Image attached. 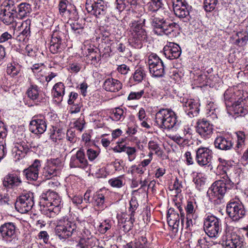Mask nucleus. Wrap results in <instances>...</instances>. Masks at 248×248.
<instances>
[{"mask_svg": "<svg viewBox=\"0 0 248 248\" xmlns=\"http://www.w3.org/2000/svg\"><path fill=\"white\" fill-rule=\"evenodd\" d=\"M42 200L44 201V206L48 208L50 212L58 214L61 208V198L56 192L52 191H47L42 195Z\"/></svg>", "mask_w": 248, "mask_h": 248, "instance_id": "obj_7", "label": "nucleus"}, {"mask_svg": "<svg viewBox=\"0 0 248 248\" xmlns=\"http://www.w3.org/2000/svg\"><path fill=\"white\" fill-rule=\"evenodd\" d=\"M148 148L151 151H154L158 156L161 157L162 156L163 151L156 141L150 140L148 142Z\"/></svg>", "mask_w": 248, "mask_h": 248, "instance_id": "obj_43", "label": "nucleus"}, {"mask_svg": "<svg viewBox=\"0 0 248 248\" xmlns=\"http://www.w3.org/2000/svg\"><path fill=\"white\" fill-rule=\"evenodd\" d=\"M108 183L112 187L117 188L121 187L124 185L123 181L120 177L112 178L108 181Z\"/></svg>", "mask_w": 248, "mask_h": 248, "instance_id": "obj_51", "label": "nucleus"}, {"mask_svg": "<svg viewBox=\"0 0 248 248\" xmlns=\"http://www.w3.org/2000/svg\"><path fill=\"white\" fill-rule=\"evenodd\" d=\"M233 142L231 138L223 136L217 137L214 141L215 148L223 151L231 150L233 148Z\"/></svg>", "mask_w": 248, "mask_h": 248, "instance_id": "obj_19", "label": "nucleus"}, {"mask_svg": "<svg viewBox=\"0 0 248 248\" xmlns=\"http://www.w3.org/2000/svg\"><path fill=\"white\" fill-rule=\"evenodd\" d=\"M199 106L200 105L198 102L191 99H187L184 104L185 111L190 118L196 116L199 114Z\"/></svg>", "mask_w": 248, "mask_h": 248, "instance_id": "obj_25", "label": "nucleus"}, {"mask_svg": "<svg viewBox=\"0 0 248 248\" xmlns=\"http://www.w3.org/2000/svg\"><path fill=\"white\" fill-rule=\"evenodd\" d=\"M161 0H151L146 5L148 11L156 12L158 11L162 6Z\"/></svg>", "mask_w": 248, "mask_h": 248, "instance_id": "obj_42", "label": "nucleus"}, {"mask_svg": "<svg viewBox=\"0 0 248 248\" xmlns=\"http://www.w3.org/2000/svg\"><path fill=\"white\" fill-rule=\"evenodd\" d=\"M31 5L26 2H22L18 4L16 7V12H15L16 17L22 19L28 16L31 12Z\"/></svg>", "mask_w": 248, "mask_h": 248, "instance_id": "obj_30", "label": "nucleus"}, {"mask_svg": "<svg viewBox=\"0 0 248 248\" xmlns=\"http://www.w3.org/2000/svg\"><path fill=\"white\" fill-rule=\"evenodd\" d=\"M213 126L208 121L202 119L197 123L196 131L204 139L209 138L213 134Z\"/></svg>", "mask_w": 248, "mask_h": 248, "instance_id": "obj_18", "label": "nucleus"}, {"mask_svg": "<svg viewBox=\"0 0 248 248\" xmlns=\"http://www.w3.org/2000/svg\"><path fill=\"white\" fill-rule=\"evenodd\" d=\"M217 3V0H204V7L207 12L214 10Z\"/></svg>", "mask_w": 248, "mask_h": 248, "instance_id": "obj_48", "label": "nucleus"}, {"mask_svg": "<svg viewBox=\"0 0 248 248\" xmlns=\"http://www.w3.org/2000/svg\"><path fill=\"white\" fill-rule=\"evenodd\" d=\"M112 115V117L115 121H119L121 119H124L125 117L124 110L120 108H115L113 110V113Z\"/></svg>", "mask_w": 248, "mask_h": 248, "instance_id": "obj_47", "label": "nucleus"}, {"mask_svg": "<svg viewBox=\"0 0 248 248\" xmlns=\"http://www.w3.org/2000/svg\"><path fill=\"white\" fill-rule=\"evenodd\" d=\"M148 63L150 74L154 77H162L164 75V66L162 61L156 54L148 56Z\"/></svg>", "mask_w": 248, "mask_h": 248, "instance_id": "obj_11", "label": "nucleus"}, {"mask_svg": "<svg viewBox=\"0 0 248 248\" xmlns=\"http://www.w3.org/2000/svg\"><path fill=\"white\" fill-rule=\"evenodd\" d=\"M66 139L71 143H75L77 141V138L76 136L75 131L73 129H69L67 131Z\"/></svg>", "mask_w": 248, "mask_h": 248, "instance_id": "obj_57", "label": "nucleus"}, {"mask_svg": "<svg viewBox=\"0 0 248 248\" xmlns=\"http://www.w3.org/2000/svg\"><path fill=\"white\" fill-rule=\"evenodd\" d=\"M175 205L177 207L179 212H180V214L181 215V222L182 226L184 227V221H185V213L183 209V207H181V205L180 203H175Z\"/></svg>", "mask_w": 248, "mask_h": 248, "instance_id": "obj_61", "label": "nucleus"}, {"mask_svg": "<svg viewBox=\"0 0 248 248\" xmlns=\"http://www.w3.org/2000/svg\"><path fill=\"white\" fill-rule=\"evenodd\" d=\"M78 94L75 92H71L69 95V99L68 100V104L72 105L76 104V100L78 98Z\"/></svg>", "mask_w": 248, "mask_h": 248, "instance_id": "obj_63", "label": "nucleus"}, {"mask_svg": "<svg viewBox=\"0 0 248 248\" xmlns=\"http://www.w3.org/2000/svg\"><path fill=\"white\" fill-rule=\"evenodd\" d=\"M166 21L163 18L157 17H154L152 18L151 24L154 27L156 33L159 34Z\"/></svg>", "mask_w": 248, "mask_h": 248, "instance_id": "obj_39", "label": "nucleus"}, {"mask_svg": "<svg viewBox=\"0 0 248 248\" xmlns=\"http://www.w3.org/2000/svg\"><path fill=\"white\" fill-rule=\"evenodd\" d=\"M46 129V124L43 118L34 117L30 124V131L35 134H42Z\"/></svg>", "mask_w": 248, "mask_h": 248, "instance_id": "obj_21", "label": "nucleus"}, {"mask_svg": "<svg viewBox=\"0 0 248 248\" xmlns=\"http://www.w3.org/2000/svg\"><path fill=\"white\" fill-rule=\"evenodd\" d=\"M61 163L59 158L51 159L47 165L44 167L42 175L44 179H49L57 175L58 166Z\"/></svg>", "mask_w": 248, "mask_h": 248, "instance_id": "obj_17", "label": "nucleus"}, {"mask_svg": "<svg viewBox=\"0 0 248 248\" xmlns=\"http://www.w3.org/2000/svg\"><path fill=\"white\" fill-rule=\"evenodd\" d=\"M155 124L160 129H171L178 124L176 114L170 109H160L155 115Z\"/></svg>", "mask_w": 248, "mask_h": 248, "instance_id": "obj_2", "label": "nucleus"}, {"mask_svg": "<svg viewBox=\"0 0 248 248\" xmlns=\"http://www.w3.org/2000/svg\"><path fill=\"white\" fill-rule=\"evenodd\" d=\"M236 39L234 44L239 46H243L246 45L248 41V33L244 30L238 31L236 33Z\"/></svg>", "mask_w": 248, "mask_h": 248, "instance_id": "obj_34", "label": "nucleus"}, {"mask_svg": "<svg viewBox=\"0 0 248 248\" xmlns=\"http://www.w3.org/2000/svg\"><path fill=\"white\" fill-rule=\"evenodd\" d=\"M218 161L221 164L218 166V168L221 169L224 173L222 174L221 179L215 182L207 192L210 201L217 204L221 202V200L225 194L234 186V183L228 176L230 168L225 166L227 164L226 160L219 158Z\"/></svg>", "mask_w": 248, "mask_h": 248, "instance_id": "obj_1", "label": "nucleus"}, {"mask_svg": "<svg viewBox=\"0 0 248 248\" xmlns=\"http://www.w3.org/2000/svg\"><path fill=\"white\" fill-rule=\"evenodd\" d=\"M198 243L201 248H210L212 246V242L208 241L205 237L199 239Z\"/></svg>", "mask_w": 248, "mask_h": 248, "instance_id": "obj_52", "label": "nucleus"}, {"mask_svg": "<svg viewBox=\"0 0 248 248\" xmlns=\"http://www.w3.org/2000/svg\"><path fill=\"white\" fill-rule=\"evenodd\" d=\"M125 152L128 155L129 161H133L136 157L137 150L135 147L126 146Z\"/></svg>", "mask_w": 248, "mask_h": 248, "instance_id": "obj_50", "label": "nucleus"}, {"mask_svg": "<svg viewBox=\"0 0 248 248\" xmlns=\"http://www.w3.org/2000/svg\"><path fill=\"white\" fill-rule=\"evenodd\" d=\"M226 212L229 217L234 221H239L246 215V210L240 201L232 200L227 204Z\"/></svg>", "mask_w": 248, "mask_h": 248, "instance_id": "obj_8", "label": "nucleus"}, {"mask_svg": "<svg viewBox=\"0 0 248 248\" xmlns=\"http://www.w3.org/2000/svg\"><path fill=\"white\" fill-rule=\"evenodd\" d=\"M110 228V225L105 220L99 226V230L102 233H105Z\"/></svg>", "mask_w": 248, "mask_h": 248, "instance_id": "obj_64", "label": "nucleus"}, {"mask_svg": "<svg viewBox=\"0 0 248 248\" xmlns=\"http://www.w3.org/2000/svg\"><path fill=\"white\" fill-rule=\"evenodd\" d=\"M68 2L67 0H61L59 2L58 8L59 12L61 15L63 16L67 11V7Z\"/></svg>", "mask_w": 248, "mask_h": 248, "instance_id": "obj_55", "label": "nucleus"}, {"mask_svg": "<svg viewBox=\"0 0 248 248\" xmlns=\"http://www.w3.org/2000/svg\"><path fill=\"white\" fill-rule=\"evenodd\" d=\"M212 158V151L208 148L201 147L196 150V160L200 166H209Z\"/></svg>", "mask_w": 248, "mask_h": 248, "instance_id": "obj_14", "label": "nucleus"}, {"mask_svg": "<svg viewBox=\"0 0 248 248\" xmlns=\"http://www.w3.org/2000/svg\"><path fill=\"white\" fill-rule=\"evenodd\" d=\"M93 202L94 206L98 208V210H103L107 206L105 204V197L100 193H96L93 197Z\"/></svg>", "mask_w": 248, "mask_h": 248, "instance_id": "obj_38", "label": "nucleus"}, {"mask_svg": "<svg viewBox=\"0 0 248 248\" xmlns=\"http://www.w3.org/2000/svg\"><path fill=\"white\" fill-rule=\"evenodd\" d=\"M29 150V147L26 142H17L12 149V155L15 160L16 161L24 157Z\"/></svg>", "mask_w": 248, "mask_h": 248, "instance_id": "obj_20", "label": "nucleus"}, {"mask_svg": "<svg viewBox=\"0 0 248 248\" xmlns=\"http://www.w3.org/2000/svg\"><path fill=\"white\" fill-rule=\"evenodd\" d=\"M175 15L180 18L189 20L188 5L186 0H171Z\"/></svg>", "mask_w": 248, "mask_h": 248, "instance_id": "obj_13", "label": "nucleus"}, {"mask_svg": "<svg viewBox=\"0 0 248 248\" xmlns=\"http://www.w3.org/2000/svg\"><path fill=\"white\" fill-rule=\"evenodd\" d=\"M130 208L129 211L131 212L130 214V218L128 222L129 223V227L128 230L130 229L133 227V222L135 221L134 214L135 211L136 210L138 206V203L137 200L135 197H132L129 202Z\"/></svg>", "mask_w": 248, "mask_h": 248, "instance_id": "obj_36", "label": "nucleus"}, {"mask_svg": "<svg viewBox=\"0 0 248 248\" xmlns=\"http://www.w3.org/2000/svg\"><path fill=\"white\" fill-rule=\"evenodd\" d=\"M177 25L175 22L170 23L166 21L163 26L162 29H161L159 35H162V34H165L167 35H169L174 31Z\"/></svg>", "mask_w": 248, "mask_h": 248, "instance_id": "obj_41", "label": "nucleus"}, {"mask_svg": "<svg viewBox=\"0 0 248 248\" xmlns=\"http://www.w3.org/2000/svg\"><path fill=\"white\" fill-rule=\"evenodd\" d=\"M197 208L196 202L192 201H188L186 205L185 206L186 211V216L189 217L191 216L192 218L196 217L195 212Z\"/></svg>", "mask_w": 248, "mask_h": 248, "instance_id": "obj_40", "label": "nucleus"}, {"mask_svg": "<svg viewBox=\"0 0 248 248\" xmlns=\"http://www.w3.org/2000/svg\"><path fill=\"white\" fill-rule=\"evenodd\" d=\"M57 76V74L56 73L51 72L47 76H44L42 75L39 81L40 82H42L43 83L45 81H46L47 83H48L50 80L52 79V78H53Z\"/></svg>", "mask_w": 248, "mask_h": 248, "instance_id": "obj_60", "label": "nucleus"}, {"mask_svg": "<svg viewBox=\"0 0 248 248\" xmlns=\"http://www.w3.org/2000/svg\"><path fill=\"white\" fill-rule=\"evenodd\" d=\"M76 223L64 218L58 221L55 232L60 239H65L71 236L76 232Z\"/></svg>", "mask_w": 248, "mask_h": 248, "instance_id": "obj_5", "label": "nucleus"}, {"mask_svg": "<svg viewBox=\"0 0 248 248\" xmlns=\"http://www.w3.org/2000/svg\"><path fill=\"white\" fill-rule=\"evenodd\" d=\"M228 108L229 110L234 114L244 116L248 112V99L240 97Z\"/></svg>", "mask_w": 248, "mask_h": 248, "instance_id": "obj_16", "label": "nucleus"}, {"mask_svg": "<svg viewBox=\"0 0 248 248\" xmlns=\"http://www.w3.org/2000/svg\"><path fill=\"white\" fill-rule=\"evenodd\" d=\"M237 136V143L234 149L238 154H241L242 150L245 147L246 136L244 132L238 131L236 133Z\"/></svg>", "mask_w": 248, "mask_h": 248, "instance_id": "obj_35", "label": "nucleus"}, {"mask_svg": "<svg viewBox=\"0 0 248 248\" xmlns=\"http://www.w3.org/2000/svg\"><path fill=\"white\" fill-rule=\"evenodd\" d=\"M131 31V43L135 48H140L142 42L146 40L147 34L144 29L142 28L141 23L134 21L130 24Z\"/></svg>", "mask_w": 248, "mask_h": 248, "instance_id": "obj_6", "label": "nucleus"}, {"mask_svg": "<svg viewBox=\"0 0 248 248\" xmlns=\"http://www.w3.org/2000/svg\"><path fill=\"white\" fill-rule=\"evenodd\" d=\"M16 0H5L1 6L0 9L10 10L15 12H16Z\"/></svg>", "mask_w": 248, "mask_h": 248, "instance_id": "obj_44", "label": "nucleus"}, {"mask_svg": "<svg viewBox=\"0 0 248 248\" xmlns=\"http://www.w3.org/2000/svg\"><path fill=\"white\" fill-rule=\"evenodd\" d=\"M145 76L146 74L144 70L141 67H139L136 70L133 78L135 81L140 82L145 78Z\"/></svg>", "mask_w": 248, "mask_h": 248, "instance_id": "obj_45", "label": "nucleus"}, {"mask_svg": "<svg viewBox=\"0 0 248 248\" xmlns=\"http://www.w3.org/2000/svg\"><path fill=\"white\" fill-rule=\"evenodd\" d=\"M16 14L15 12L0 9V20L6 25L16 24Z\"/></svg>", "mask_w": 248, "mask_h": 248, "instance_id": "obj_26", "label": "nucleus"}, {"mask_svg": "<svg viewBox=\"0 0 248 248\" xmlns=\"http://www.w3.org/2000/svg\"><path fill=\"white\" fill-rule=\"evenodd\" d=\"M33 194L31 192L22 193L17 199L15 207L17 211L22 214L30 211L34 205Z\"/></svg>", "mask_w": 248, "mask_h": 248, "instance_id": "obj_9", "label": "nucleus"}, {"mask_svg": "<svg viewBox=\"0 0 248 248\" xmlns=\"http://www.w3.org/2000/svg\"><path fill=\"white\" fill-rule=\"evenodd\" d=\"M85 6L88 13L97 18L106 14L107 6L103 0H86Z\"/></svg>", "mask_w": 248, "mask_h": 248, "instance_id": "obj_10", "label": "nucleus"}, {"mask_svg": "<svg viewBox=\"0 0 248 248\" xmlns=\"http://www.w3.org/2000/svg\"><path fill=\"white\" fill-rule=\"evenodd\" d=\"M27 94L28 97L36 104L41 102L42 99L40 96L39 88L36 85L31 84L27 90Z\"/></svg>", "mask_w": 248, "mask_h": 248, "instance_id": "obj_32", "label": "nucleus"}, {"mask_svg": "<svg viewBox=\"0 0 248 248\" xmlns=\"http://www.w3.org/2000/svg\"><path fill=\"white\" fill-rule=\"evenodd\" d=\"M52 93L55 98H58L59 101H62L65 93V86L63 83L60 82L56 83L53 88Z\"/></svg>", "mask_w": 248, "mask_h": 248, "instance_id": "obj_33", "label": "nucleus"}, {"mask_svg": "<svg viewBox=\"0 0 248 248\" xmlns=\"http://www.w3.org/2000/svg\"><path fill=\"white\" fill-rule=\"evenodd\" d=\"M16 230L14 223L5 222L0 226V236L7 242H15L17 240Z\"/></svg>", "mask_w": 248, "mask_h": 248, "instance_id": "obj_12", "label": "nucleus"}, {"mask_svg": "<svg viewBox=\"0 0 248 248\" xmlns=\"http://www.w3.org/2000/svg\"><path fill=\"white\" fill-rule=\"evenodd\" d=\"M240 94L239 91H237L236 93H230L229 91H226L224 93V98L227 107L228 108L231 106V104L234 103L235 101H237Z\"/></svg>", "mask_w": 248, "mask_h": 248, "instance_id": "obj_37", "label": "nucleus"}, {"mask_svg": "<svg viewBox=\"0 0 248 248\" xmlns=\"http://www.w3.org/2000/svg\"><path fill=\"white\" fill-rule=\"evenodd\" d=\"M122 84L120 81L113 78L106 79L103 84L104 89L110 92H116L122 89Z\"/></svg>", "mask_w": 248, "mask_h": 248, "instance_id": "obj_28", "label": "nucleus"}, {"mask_svg": "<svg viewBox=\"0 0 248 248\" xmlns=\"http://www.w3.org/2000/svg\"><path fill=\"white\" fill-rule=\"evenodd\" d=\"M50 139L54 142H57V140H60L62 138V130L60 129H54L50 135Z\"/></svg>", "mask_w": 248, "mask_h": 248, "instance_id": "obj_53", "label": "nucleus"}, {"mask_svg": "<svg viewBox=\"0 0 248 248\" xmlns=\"http://www.w3.org/2000/svg\"><path fill=\"white\" fill-rule=\"evenodd\" d=\"M63 35V33L61 31H55L53 32L49 46V49L52 53H57L61 51L62 38Z\"/></svg>", "mask_w": 248, "mask_h": 248, "instance_id": "obj_24", "label": "nucleus"}, {"mask_svg": "<svg viewBox=\"0 0 248 248\" xmlns=\"http://www.w3.org/2000/svg\"><path fill=\"white\" fill-rule=\"evenodd\" d=\"M98 155L97 152L92 149H89L87 151V155L89 160L90 161H93L96 158Z\"/></svg>", "mask_w": 248, "mask_h": 248, "instance_id": "obj_62", "label": "nucleus"}, {"mask_svg": "<svg viewBox=\"0 0 248 248\" xmlns=\"http://www.w3.org/2000/svg\"><path fill=\"white\" fill-rule=\"evenodd\" d=\"M21 183L20 178L15 173L7 174L4 177L3 180V186L8 188H12L17 186Z\"/></svg>", "mask_w": 248, "mask_h": 248, "instance_id": "obj_29", "label": "nucleus"}, {"mask_svg": "<svg viewBox=\"0 0 248 248\" xmlns=\"http://www.w3.org/2000/svg\"><path fill=\"white\" fill-rule=\"evenodd\" d=\"M203 229L209 237L217 238L221 232V221L215 216H206L203 220Z\"/></svg>", "mask_w": 248, "mask_h": 248, "instance_id": "obj_4", "label": "nucleus"}, {"mask_svg": "<svg viewBox=\"0 0 248 248\" xmlns=\"http://www.w3.org/2000/svg\"><path fill=\"white\" fill-rule=\"evenodd\" d=\"M233 227L226 224L224 233L226 239L223 243L224 248H245L247 243L243 236L237 235L233 232Z\"/></svg>", "mask_w": 248, "mask_h": 248, "instance_id": "obj_3", "label": "nucleus"}, {"mask_svg": "<svg viewBox=\"0 0 248 248\" xmlns=\"http://www.w3.org/2000/svg\"><path fill=\"white\" fill-rule=\"evenodd\" d=\"M181 216L177 211H175L173 208H170L168 212L167 221L170 226L173 228L177 227L180 223Z\"/></svg>", "mask_w": 248, "mask_h": 248, "instance_id": "obj_31", "label": "nucleus"}, {"mask_svg": "<svg viewBox=\"0 0 248 248\" xmlns=\"http://www.w3.org/2000/svg\"><path fill=\"white\" fill-rule=\"evenodd\" d=\"M31 24V20L29 19L23 21L21 24V28L22 30L21 33L25 36H28L30 32V26Z\"/></svg>", "mask_w": 248, "mask_h": 248, "instance_id": "obj_46", "label": "nucleus"}, {"mask_svg": "<svg viewBox=\"0 0 248 248\" xmlns=\"http://www.w3.org/2000/svg\"><path fill=\"white\" fill-rule=\"evenodd\" d=\"M19 72V69L16 67L11 64L8 66L7 68V73L11 75L12 77L16 76Z\"/></svg>", "mask_w": 248, "mask_h": 248, "instance_id": "obj_58", "label": "nucleus"}, {"mask_svg": "<svg viewBox=\"0 0 248 248\" xmlns=\"http://www.w3.org/2000/svg\"><path fill=\"white\" fill-rule=\"evenodd\" d=\"M43 67L44 64L43 63L34 64L31 67L32 71L35 74H36L37 79L39 80L43 75L41 73L42 71Z\"/></svg>", "mask_w": 248, "mask_h": 248, "instance_id": "obj_49", "label": "nucleus"}, {"mask_svg": "<svg viewBox=\"0 0 248 248\" xmlns=\"http://www.w3.org/2000/svg\"><path fill=\"white\" fill-rule=\"evenodd\" d=\"M163 50L165 57L170 60L179 58L181 53L180 47L173 43H169L164 46Z\"/></svg>", "mask_w": 248, "mask_h": 248, "instance_id": "obj_23", "label": "nucleus"}, {"mask_svg": "<svg viewBox=\"0 0 248 248\" xmlns=\"http://www.w3.org/2000/svg\"><path fill=\"white\" fill-rule=\"evenodd\" d=\"M144 92L143 90L139 92H132L128 96V100H137L139 99L143 95Z\"/></svg>", "mask_w": 248, "mask_h": 248, "instance_id": "obj_54", "label": "nucleus"}, {"mask_svg": "<svg viewBox=\"0 0 248 248\" xmlns=\"http://www.w3.org/2000/svg\"><path fill=\"white\" fill-rule=\"evenodd\" d=\"M41 162L35 159L33 163L27 169L24 170V174L28 180L36 181L38 178Z\"/></svg>", "mask_w": 248, "mask_h": 248, "instance_id": "obj_22", "label": "nucleus"}, {"mask_svg": "<svg viewBox=\"0 0 248 248\" xmlns=\"http://www.w3.org/2000/svg\"><path fill=\"white\" fill-rule=\"evenodd\" d=\"M130 172L131 174H134L135 173L137 174H142L144 172L143 168L140 165L138 166L133 165L130 168Z\"/></svg>", "mask_w": 248, "mask_h": 248, "instance_id": "obj_59", "label": "nucleus"}, {"mask_svg": "<svg viewBox=\"0 0 248 248\" xmlns=\"http://www.w3.org/2000/svg\"><path fill=\"white\" fill-rule=\"evenodd\" d=\"M87 59L92 61V64H95L100 61L101 58L109 56L108 52L101 54L100 50L98 48H90L88 49Z\"/></svg>", "mask_w": 248, "mask_h": 248, "instance_id": "obj_27", "label": "nucleus"}, {"mask_svg": "<svg viewBox=\"0 0 248 248\" xmlns=\"http://www.w3.org/2000/svg\"><path fill=\"white\" fill-rule=\"evenodd\" d=\"M70 166L71 168H79L86 169L88 166V162L86 158L84 150L80 148L70 158Z\"/></svg>", "mask_w": 248, "mask_h": 248, "instance_id": "obj_15", "label": "nucleus"}, {"mask_svg": "<svg viewBox=\"0 0 248 248\" xmlns=\"http://www.w3.org/2000/svg\"><path fill=\"white\" fill-rule=\"evenodd\" d=\"M70 25L71 29L76 33L80 34L82 31V25L79 24L78 21H75L74 22L70 24Z\"/></svg>", "mask_w": 248, "mask_h": 248, "instance_id": "obj_56", "label": "nucleus"}]
</instances>
